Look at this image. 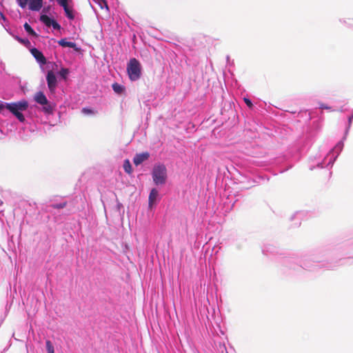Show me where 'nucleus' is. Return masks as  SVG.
Wrapping results in <instances>:
<instances>
[{"label": "nucleus", "instance_id": "obj_24", "mask_svg": "<svg viewBox=\"0 0 353 353\" xmlns=\"http://www.w3.org/2000/svg\"><path fill=\"white\" fill-rule=\"evenodd\" d=\"M244 101H245V103H246V105H247L249 108H251L252 107V105H252V101H251L249 99H248V98H244Z\"/></svg>", "mask_w": 353, "mask_h": 353}, {"label": "nucleus", "instance_id": "obj_14", "mask_svg": "<svg viewBox=\"0 0 353 353\" xmlns=\"http://www.w3.org/2000/svg\"><path fill=\"white\" fill-rule=\"evenodd\" d=\"M112 89L117 94H121L125 90L123 86L117 83L112 85Z\"/></svg>", "mask_w": 353, "mask_h": 353}, {"label": "nucleus", "instance_id": "obj_23", "mask_svg": "<svg viewBox=\"0 0 353 353\" xmlns=\"http://www.w3.org/2000/svg\"><path fill=\"white\" fill-rule=\"evenodd\" d=\"M51 26H52V28L54 30H60L61 29V26L55 20H53V21H52Z\"/></svg>", "mask_w": 353, "mask_h": 353}, {"label": "nucleus", "instance_id": "obj_15", "mask_svg": "<svg viewBox=\"0 0 353 353\" xmlns=\"http://www.w3.org/2000/svg\"><path fill=\"white\" fill-rule=\"evenodd\" d=\"M123 169L125 172L128 174H131L132 170V165L130 164V162L128 159L125 160L123 163Z\"/></svg>", "mask_w": 353, "mask_h": 353}, {"label": "nucleus", "instance_id": "obj_8", "mask_svg": "<svg viewBox=\"0 0 353 353\" xmlns=\"http://www.w3.org/2000/svg\"><path fill=\"white\" fill-rule=\"evenodd\" d=\"M43 6V0H29V9L32 11H39Z\"/></svg>", "mask_w": 353, "mask_h": 353}, {"label": "nucleus", "instance_id": "obj_29", "mask_svg": "<svg viewBox=\"0 0 353 353\" xmlns=\"http://www.w3.org/2000/svg\"><path fill=\"white\" fill-rule=\"evenodd\" d=\"M336 148L341 149V145L340 144L336 145Z\"/></svg>", "mask_w": 353, "mask_h": 353}, {"label": "nucleus", "instance_id": "obj_16", "mask_svg": "<svg viewBox=\"0 0 353 353\" xmlns=\"http://www.w3.org/2000/svg\"><path fill=\"white\" fill-rule=\"evenodd\" d=\"M43 105V112H45L46 113H48V114H52L53 112V108L50 104H49L48 102L47 104H44Z\"/></svg>", "mask_w": 353, "mask_h": 353}, {"label": "nucleus", "instance_id": "obj_12", "mask_svg": "<svg viewBox=\"0 0 353 353\" xmlns=\"http://www.w3.org/2000/svg\"><path fill=\"white\" fill-rule=\"evenodd\" d=\"M54 19H50L48 15L42 14L40 17V21L43 22L46 26L50 27L51 23Z\"/></svg>", "mask_w": 353, "mask_h": 353}, {"label": "nucleus", "instance_id": "obj_18", "mask_svg": "<svg viewBox=\"0 0 353 353\" xmlns=\"http://www.w3.org/2000/svg\"><path fill=\"white\" fill-rule=\"evenodd\" d=\"M66 205H67V202L65 201V202H63L61 203L52 204L51 207L53 208H56V209H61V208H65Z\"/></svg>", "mask_w": 353, "mask_h": 353}, {"label": "nucleus", "instance_id": "obj_1", "mask_svg": "<svg viewBox=\"0 0 353 353\" xmlns=\"http://www.w3.org/2000/svg\"><path fill=\"white\" fill-rule=\"evenodd\" d=\"M6 108L11 112L21 122L25 121V117L21 111H25L28 108V103L26 100L6 103Z\"/></svg>", "mask_w": 353, "mask_h": 353}, {"label": "nucleus", "instance_id": "obj_25", "mask_svg": "<svg viewBox=\"0 0 353 353\" xmlns=\"http://www.w3.org/2000/svg\"><path fill=\"white\" fill-rule=\"evenodd\" d=\"M0 17L3 21H6L7 20L5 15L2 12H0Z\"/></svg>", "mask_w": 353, "mask_h": 353}, {"label": "nucleus", "instance_id": "obj_28", "mask_svg": "<svg viewBox=\"0 0 353 353\" xmlns=\"http://www.w3.org/2000/svg\"><path fill=\"white\" fill-rule=\"evenodd\" d=\"M4 108V105L2 104V103H0V112H1V110Z\"/></svg>", "mask_w": 353, "mask_h": 353}, {"label": "nucleus", "instance_id": "obj_7", "mask_svg": "<svg viewBox=\"0 0 353 353\" xmlns=\"http://www.w3.org/2000/svg\"><path fill=\"white\" fill-rule=\"evenodd\" d=\"M34 100L40 105H44L48 103V99L43 92H37L34 96Z\"/></svg>", "mask_w": 353, "mask_h": 353}, {"label": "nucleus", "instance_id": "obj_27", "mask_svg": "<svg viewBox=\"0 0 353 353\" xmlns=\"http://www.w3.org/2000/svg\"><path fill=\"white\" fill-rule=\"evenodd\" d=\"M320 108H321V109H329L330 108L326 106V105H325L324 104H321L320 105Z\"/></svg>", "mask_w": 353, "mask_h": 353}, {"label": "nucleus", "instance_id": "obj_6", "mask_svg": "<svg viewBox=\"0 0 353 353\" xmlns=\"http://www.w3.org/2000/svg\"><path fill=\"white\" fill-rule=\"evenodd\" d=\"M149 157L150 154L148 152L137 154L133 159V163L136 165H139L143 161H146L149 158Z\"/></svg>", "mask_w": 353, "mask_h": 353}, {"label": "nucleus", "instance_id": "obj_19", "mask_svg": "<svg viewBox=\"0 0 353 353\" xmlns=\"http://www.w3.org/2000/svg\"><path fill=\"white\" fill-rule=\"evenodd\" d=\"M81 112L85 114H93L95 113L93 110L90 109L88 108H83Z\"/></svg>", "mask_w": 353, "mask_h": 353}, {"label": "nucleus", "instance_id": "obj_26", "mask_svg": "<svg viewBox=\"0 0 353 353\" xmlns=\"http://www.w3.org/2000/svg\"><path fill=\"white\" fill-rule=\"evenodd\" d=\"M18 40L21 43H26V42H29L28 40H24V39H18Z\"/></svg>", "mask_w": 353, "mask_h": 353}, {"label": "nucleus", "instance_id": "obj_4", "mask_svg": "<svg viewBox=\"0 0 353 353\" xmlns=\"http://www.w3.org/2000/svg\"><path fill=\"white\" fill-rule=\"evenodd\" d=\"M46 80L48 87L51 93H54L57 86V80L54 73L52 70H49L47 73Z\"/></svg>", "mask_w": 353, "mask_h": 353}, {"label": "nucleus", "instance_id": "obj_13", "mask_svg": "<svg viewBox=\"0 0 353 353\" xmlns=\"http://www.w3.org/2000/svg\"><path fill=\"white\" fill-rule=\"evenodd\" d=\"M25 30L30 35L33 37H37V34L35 32V31L32 28V27L28 23H25L24 26Z\"/></svg>", "mask_w": 353, "mask_h": 353}, {"label": "nucleus", "instance_id": "obj_17", "mask_svg": "<svg viewBox=\"0 0 353 353\" xmlns=\"http://www.w3.org/2000/svg\"><path fill=\"white\" fill-rule=\"evenodd\" d=\"M46 349H47L48 353H54V347H53L52 343L49 340L46 341Z\"/></svg>", "mask_w": 353, "mask_h": 353}, {"label": "nucleus", "instance_id": "obj_2", "mask_svg": "<svg viewBox=\"0 0 353 353\" xmlns=\"http://www.w3.org/2000/svg\"><path fill=\"white\" fill-rule=\"evenodd\" d=\"M127 72L131 81H134L141 76V65L135 58L130 59L127 65Z\"/></svg>", "mask_w": 353, "mask_h": 353}, {"label": "nucleus", "instance_id": "obj_21", "mask_svg": "<svg viewBox=\"0 0 353 353\" xmlns=\"http://www.w3.org/2000/svg\"><path fill=\"white\" fill-rule=\"evenodd\" d=\"M68 72H69V71H68V69H66V68H62V69L60 70L59 74H60V75H61L63 78L65 79V78H66V76H67V75H68Z\"/></svg>", "mask_w": 353, "mask_h": 353}, {"label": "nucleus", "instance_id": "obj_22", "mask_svg": "<svg viewBox=\"0 0 353 353\" xmlns=\"http://www.w3.org/2000/svg\"><path fill=\"white\" fill-rule=\"evenodd\" d=\"M58 4L61 7H65L68 5V0H56Z\"/></svg>", "mask_w": 353, "mask_h": 353}, {"label": "nucleus", "instance_id": "obj_5", "mask_svg": "<svg viewBox=\"0 0 353 353\" xmlns=\"http://www.w3.org/2000/svg\"><path fill=\"white\" fill-rule=\"evenodd\" d=\"M30 52L32 55L39 63L42 65H45L46 63V59L40 50L34 48L31 49Z\"/></svg>", "mask_w": 353, "mask_h": 353}, {"label": "nucleus", "instance_id": "obj_11", "mask_svg": "<svg viewBox=\"0 0 353 353\" xmlns=\"http://www.w3.org/2000/svg\"><path fill=\"white\" fill-rule=\"evenodd\" d=\"M63 8L64 10L66 17L69 19L73 20L74 19V14L73 13L72 9L70 8L68 5L65 6V7H63Z\"/></svg>", "mask_w": 353, "mask_h": 353}, {"label": "nucleus", "instance_id": "obj_3", "mask_svg": "<svg viewBox=\"0 0 353 353\" xmlns=\"http://www.w3.org/2000/svg\"><path fill=\"white\" fill-rule=\"evenodd\" d=\"M152 179L156 185H163L166 181L167 170L164 165H154L152 170Z\"/></svg>", "mask_w": 353, "mask_h": 353}, {"label": "nucleus", "instance_id": "obj_9", "mask_svg": "<svg viewBox=\"0 0 353 353\" xmlns=\"http://www.w3.org/2000/svg\"><path fill=\"white\" fill-rule=\"evenodd\" d=\"M158 195H159V192H158L157 190H156L155 188H153L150 191V193L149 194V198H148L150 208L152 207V205L156 201Z\"/></svg>", "mask_w": 353, "mask_h": 353}, {"label": "nucleus", "instance_id": "obj_20", "mask_svg": "<svg viewBox=\"0 0 353 353\" xmlns=\"http://www.w3.org/2000/svg\"><path fill=\"white\" fill-rule=\"evenodd\" d=\"M28 0H17V3L19 4V6L21 8H25L28 4Z\"/></svg>", "mask_w": 353, "mask_h": 353}, {"label": "nucleus", "instance_id": "obj_10", "mask_svg": "<svg viewBox=\"0 0 353 353\" xmlns=\"http://www.w3.org/2000/svg\"><path fill=\"white\" fill-rule=\"evenodd\" d=\"M58 43L59 44V46H61L62 47H64V48L68 47V48H74L77 50L76 43L74 42L68 41L65 39H62L59 40L58 41Z\"/></svg>", "mask_w": 353, "mask_h": 353}]
</instances>
